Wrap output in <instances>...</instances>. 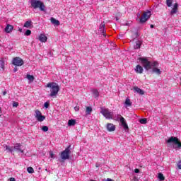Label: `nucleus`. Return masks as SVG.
<instances>
[{"label":"nucleus","instance_id":"nucleus-38","mask_svg":"<svg viewBox=\"0 0 181 181\" xmlns=\"http://www.w3.org/2000/svg\"><path fill=\"white\" fill-rule=\"evenodd\" d=\"M95 166H96V168H100V167L101 166V164L97 163L95 164Z\"/></svg>","mask_w":181,"mask_h":181},{"label":"nucleus","instance_id":"nucleus-37","mask_svg":"<svg viewBox=\"0 0 181 181\" xmlns=\"http://www.w3.org/2000/svg\"><path fill=\"white\" fill-rule=\"evenodd\" d=\"M177 168L178 169H181V161H179L177 163Z\"/></svg>","mask_w":181,"mask_h":181},{"label":"nucleus","instance_id":"nucleus-29","mask_svg":"<svg viewBox=\"0 0 181 181\" xmlns=\"http://www.w3.org/2000/svg\"><path fill=\"white\" fill-rule=\"evenodd\" d=\"M173 2V0H166L167 6H168V8H170V6H172Z\"/></svg>","mask_w":181,"mask_h":181},{"label":"nucleus","instance_id":"nucleus-39","mask_svg":"<svg viewBox=\"0 0 181 181\" xmlns=\"http://www.w3.org/2000/svg\"><path fill=\"white\" fill-rule=\"evenodd\" d=\"M134 172H135L136 173H139V169L136 168V169L134 170Z\"/></svg>","mask_w":181,"mask_h":181},{"label":"nucleus","instance_id":"nucleus-5","mask_svg":"<svg viewBox=\"0 0 181 181\" xmlns=\"http://www.w3.org/2000/svg\"><path fill=\"white\" fill-rule=\"evenodd\" d=\"M100 114H102L106 119H112L114 117V112L106 107H100Z\"/></svg>","mask_w":181,"mask_h":181},{"label":"nucleus","instance_id":"nucleus-33","mask_svg":"<svg viewBox=\"0 0 181 181\" xmlns=\"http://www.w3.org/2000/svg\"><path fill=\"white\" fill-rule=\"evenodd\" d=\"M30 35H32V31L30 30H26V31L25 33V36H30Z\"/></svg>","mask_w":181,"mask_h":181},{"label":"nucleus","instance_id":"nucleus-4","mask_svg":"<svg viewBox=\"0 0 181 181\" xmlns=\"http://www.w3.org/2000/svg\"><path fill=\"white\" fill-rule=\"evenodd\" d=\"M167 144H173V149L179 151L181 149V143L179 141L177 137L171 136L166 141Z\"/></svg>","mask_w":181,"mask_h":181},{"label":"nucleus","instance_id":"nucleus-19","mask_svg":"<svg viewBox=\"0 0 181 181\" xmlns=\"http://www.w3.org/2000/svg\"><path fill=\"white\" fill-rule=\"evenodd\" d=\"M91 93L95 97V98H97V97L100 96V92H98V90L97 89H92Z\"/></svg>","mask_w":181,"mask_h":181},{"label":"nucleus","instance_id":"nucleus-6","mask_svg":"<svg viewBox=\"0 0 181 181\" xmlns=\"http://www.w3.org/2000/svg\"><path fill=\"white\" fill-rule=\"evenodd\" d=\"M71 146H69L64 151H62L60 153L61 158L63 160H66L67 159H70V148Z\"/></svg>","mask_w":181,"mask_h":181},{"label":"nucleus","instance_id":"nucleus-43","mask_svg":"<svg viewBox=\"0 0 181 181\" xmlns=\"http://www.w3.org/2000/svg\"><path fill=\"white\" fill-rule=\"evenodd\" d=\"M13 71L14 73H16V71H18V68H14Z\"/></svg>","mask_w":181,"mask_h":181},{"label":"nucleus","instance_id":"nucleus-36","mask_svg":"<svg viewBox=\"0 0 181 181\" xmlns=\"http://www.w3.org/2000/svg\"><path fill=\"white\" fill-rule=\"evenodd\" d=\"M49 105H50V103L49 102H45L44 104V107L45 108H49Z\"/></svg>","mask_w":181,"mask_h":181},{"label":"nucleus","instance_id":"nucleus-40","mask_svg":"<svg viewBox=\"0 0 181 181\" xmlns=\"http://www.w3.org/2000/svg\"><path fill=\"white\" fill-rule=\"evenodd\" d=\"M8 181H16V180H15V178L11 177V178L8 180Z\"/></svg>","mask_w":181,"mask_h":181},{"label":"nucleus","instance_id":"nucleus-42","mask_svg":"<svg viewBox=\"0 0 181 181\" xmlns=\"http://www.w3.org/2000/svg\"><path fill=\"white\" fill-rule=\"evenodd\" d=\"M74 110H75V111H78L80 110V108H78V107H75Z\"/></svg>","mask_w":181,"mask_h":181},{"label":"nucleus","instance_id":"nucleus-16","mask_svg":"<svg viewBox=\"0 0 181 181\" xmlns=\"http://www.w3.org/2000/svg\"><path fill=\"white\" fill-rule=\"evenodd\" d=\"M120 122L124 129H128V124L125 122V119L123 117H120Z\"/></svg>","mask_w":181,"mask_h":181},{"label":"nucleus","instance_id":"nucleus-18","mask_svg":"<svg viewBox=\"0 0 181 181\" xmlns=\"http://www.w3.org/2000/svg\"><path fill=\"white\" fill-rule=\"evenodd\" d=\"M12 30H13V26H12V25L8 24L5 28V32L6 33H11Z\"/></svg>","mask_w":181,"mask_h":181},{"label":"nucleus","instance_id":"nucleus-27","mask_svg":"<svg viewBox=\"0 0 181 181\" xmlns=\"http://www.w3.org/2000/svg\"><path fill=\"white\" fill-rule=\"evenodd\" d=\"M0 69L3 71L5 70V61L4 59L0 60Z\"/></svg>","mask_w":181,"mask_h":181},{"label":"nucleus","instance_id":"nucleus-34","mask_svg":"<svg viewBox=\"0 0 181 181\" xmlns=\"http://www.w3.org/2000/svg\"><path fill=\"white\" fill-rule=\"evenodd\" d=\"M158 179H159L160 180H165V177L163 176V174L159 173V174H158Z\"/></svg>","mask_w":181,"mask_h":181},{"label":"nucleus","instance_id":"nucleus-46","mask_svg":"<svg viewBox=\"0 0 181 181\" xmlns=\"http://www.w3.org/2000/svg\"><path fill=\"white\" fill-rule=\"evenodd\" d=\"M150 28H151V29H153V25H150Z\"/></svg>","mask_w":181,"mask_h":181},{"label":"nucleus","instance_id":"nucleus-8","mask_svg":"<svg viewBox=\"0 0 181 181\" xmlns=\"http://www.w3.org/2000/svg\"><path fill=\"white\" fill-rule=\"evenodd\" d=\"M12 63L14 66H17L21 67V66H23V60L21 57H15L13 59Z\"/></svg>","mask_w":181,"mask_h":181},{"label":"nucleus","instance_id":"nucleus-7","mask_svg":"<svg viewBox=\"0 0 181 181\" xmlns=\"http://www.w3.org/2000/svg\"><path fill=\"white\" fill-rule=\"evenodd\" d=\"M35 118L38 122H43L46 119V116L42 115V112L39 110L35 111Z\"/></svg>","mask_w":181,"mask_h":181},{"label":"nucleus","instance_id":"nucleus-11","mask_svg":"<svg viewBox=\"0 0 181 181\" xmlns=\"http://www.w3.org/2000/svg\"><path fill=\"white\" fill-rule=\"evenodd\" d=\"M133 91H134V93H136L137 94H140V95H144L145 94V92H144L142 89L139 88L137 86H134L133 88Z\"/></svg>","mask_w":181,"mask_h":181},{"label":"nucleus","instance_id":"nucleus-28","mask_svg":"<svg viewBox=\"0 0 181 181\" xmlns=\"http://www.w3.org/2000/svg\"><path fill=\"white\" fill-rule=\"evenodd\" d=\"M93 112V108L90 106L86 107V114L88 115H90V114H91V112Z\"/></svg>","mask_w":181,"mask_h":181},{"label":"nucleus","instance_id":"nucleus-2","mask_svg":"<svg viewBox=\"0 0 181 181\" xmlns=\"http://www.w3.org/2000/svg\"><path fill=\"white\" fill-rule=\"evenodd\" d=\"M46 87L50 88L49 97H56L59 94V91H60V87L56 83H49Z\"/></svg>","mask_w":181,"mask_h":181},{"label":"nucleus","instance_id":"nucleus-10","mask_svg":"<svg viewBox=\"0 0 181 181\" xmlns=\"http://www.w3.org/2000/svg\"><path fill=\"white\" fill-rule=\"evenodd\" d=\"M178 8H179V4L177 3H175L171 11L170 12V15L173 16L177 13Z\"/></svg>","mask_w":181,"mask_h":181},{"label":"nucleus","instance_id":"nucleus-20","mask_svg":"<svg viewBox=\"0 0 181 181\" xmlns=\"http://www.w3.org/2000/svg\"><path fill=\"white\" fill-rule=\"evenodd\" d=\"M132 105V102H131V99L129 98H127L125 103H124V106L127 108V107H131Z\"/></svg>","mask_w":181,"mask_h":181},{"label":"nucleus","instance_id":"nucleus-30","mask_svg":"<svg viewBox=\"0 0 181 181\" xmlns=\"http://www.w3.org/2000/svg\"><path fill=\"white\" fill-rule=\"evenodd\" d=\"M27 172H28V173H34L35 170H33V168H32V167H28V168H27Z\"/></svg>","mask_w":181,"mask_h":181},{"label":"nucleus","instance_id":"nucleus-26","mask_svg":"<svg viewBox=\"0 0 181 181\" xmlns=\"http://www.w3.org/2000/svg\"><path fill=\"white\" fill-rule=\"evenodd\" d=\"M26 78H28L30 83H33L35 81V76L33 75L27 74Z\"/></svg>","mask_w":181,"mask_h":181},{"label":"nucleus","instance_id":"nucleus-22","mask_svg":"<svg viewBox=\"0 0 181 181\" xmlns=\"http://www.w3.org/2000/svg\"><path fill=\"white\" fill-rule=\"evenodd\" d=\"M4 151H8V152H11V153H12V152H13V147H11L8 145H4Z\"/></svg>","mask_w":181,"mask_h":181},{"label":"nucleus","instance_id":"nucleus-17","mask_svg":"<svg viewBox=\"0 0 181 181\" xmlns=\"http://www.w3.org/2000/svg\"><path fill=\"white\" fill-rule=\"evenodd\" d=\"M21 146H22L21 145V144H16L14 146V150L17 151V152H21V153H23V150H22V148H21Z\"/></svg>","mask_w":181,"mask_h":181},{"label":"nucleus","instance_id":"nucleus-31","mask_svg":"<svg viewBox=\"0 0 181 181\" xmlns=\"http://www.w3.org/2000/svg\"><path fill=\"white\" fill-rule=\"evenodd\" d=\"M139 122H140V124H146L148 122V121H147V119L146 118H144V119H141L139 120Z\"/></svg>","mask_w":181,"mask_h":181},{"label":"nucleus","instance_id":"nucleus-23","mask_svg":"<svg viewBox=\"0 0 181 181\" xmlns=\"http://www.w3.org/2000/svg\"><path fill=\"white\" fill-rule=\"evenodd\" d=\"M31 26H32V22L30 21H28L24 23V28L30 29Z\"/></svg>","mask_w":181,"mask_h":181},{"label":"nucleus","instance_id":"nucleus-48","mask_svg":"<svg viewBox=\"0 0 181 181\" xmlns=\"http://www.w3.org/2000/svg\"><path fill=\"white\" fill-rule=\"evenodd\" d=\"M18 31L21 32V33H22V28H19V29H18Z\"/></svg>","mask_w":181,"mask_h":181},{"label":"nucleus","instance_id":"nucleus-35","mask_svg":"<svg viewBox=\"0 0 181 181\" xmlns=\"http://www.w3.org/2000/svg\"><path fill=\"white\" fill-rule=\"evenodd\" d=\"M49 158H51L52 159H54L55 156L53 151H49Z\"/></svg>","mask_w":181,"mask_h":181},{"label":"nucleus","instance_id":"nucleus-32","mask_svg":"<svg viewBox=\"0 0 181 181\" xmlns=\"http://www.w3.org/2000/svg\"><path fill=\"white\" fill-rule=\"evenodd\" d=\"M42 131H43V132H47L49 131V127H47V126H42Z\"/></svg>","mask_w":181,"mask_h":181},{"label":"nucleus","instance_id":"nucleus-1","mask_svg":"<svg viewBox=\"0 0 181 181\" xmlns=\"http://www.w3.org/2000/svg\"><path fill=\"white\" fill-rule=\"evenodd\" d=\"M139 60L141 62V64L144 66L146 70H151V69H153V73H156L158 76L162 74V71L156 68L158 66H159V63L158 62L154 61L151 62L146 57H140L139 58Z\"/></svg>","mask_w":181,"mask_h":181},{"label":"nucleus","instance_id":"nucleus-44","mask_svg":"<svg viewBox=\"0 0 181 181\" xmlns=\"http://www.w3.org/2000/svg\"><path fill=\"white\" fill-rule=\"evenodd\" d=\"M106 181H114L112 179H111V178H107V180H106Z\"/></svg>","mask_w":181,"mask_h":181},{"label":"nucleus","instance_id":"nucleus-15","mask_svg":"<svg viewBox=\"0 0 181 181\" xmlns=\"http://www.w3.org/2000/svg\"><path fill=\"white\" fill-rule=\"evenodd\" d=\"M39 40L42 43H45V42H47V37H46L45 34H40L39 36Z\"/></svg>","mask_w":181,"mask_h":181},{"label":"nucleus","instance_id":"nucleus-21","mask_svg":"<svg viewBox=\"0 0 181 181\" xmlns=\"http://www.w3.org/2000/svg\"><path fill=\"white\" fill-rule=\"evenodd\" d=\"M51 23L52 25H56V26H59V25H60V21L53 17L51 18Z\"/></svg>","mask_w":181,"mask_h":181},{"label":"nucleus","instance_id":"nucleus-12","mask_svg":"<svg viewBox=\"0 0 181 181\" xmlns=\"http://www.w3.org/2000/svg\"><path fill=\"white\" fill-rule=\"evenodd\" d=\"M107 129L109 132H113V131H115V125L112 123H108L107 124Z\"/></svg>","mask_w":181,"mask_h":181},{"label":"nucleus","instance_id":"nucleus-41","mask_svg":"<svg viewBox=\"0 0 181 181\" xmlns=\"http://www.w3.org/2000/svg\"><path fill=\"white\" fill-rule=\"evenodd\" d=\"M13 107H18V103H13Z\"/></svg>","mask_w":181,"mask_h":181},{"label":"nucleus","instance_id":"nucleus-25","mask_svg":"<svg viewBox=\"0 0 181 181\" xmlns=\"http://www.w3.org/2000/svg\"><path fill=\"white\" fill-rule=\"evenodd\" d=\"M74 125H76V120L75 119H69L68 121V126L69 127H74Z\"/></svg>","mask_w":181,"mask_h":181},{"label":"nucleus","instance_id":"nucleus-13","mask_svg":"<svg viewBox=\"0 0 181 181\" xmlns=\"http://www.w3.org/2000/svg\"><path fill=\"white\" fill-rule=\"evenodd\" d=\"M99 30L103 36H105V23H102L99 27Z\"/></svg>","mask_w":181,"mask_h":181},{"label":"nucleus","instance_id":"nucleus-9","mask_svg":"<svg viewBox=\"0 0 181 181\" xmlns=\"http://www.w3.org/2000/svg\"><path fill=\"white\" fill-rule=\"evenodd\" d=\"M151 13L149 11L144 13L140 19L141 23H145V22H146V21H148V19H149V16H151Z\"/></svg>","mask_w":181,"mask_h":181},{"label":"nucleus","instance_id":"nucleus-45","mask_svg":"<svg viewBox=\"0 0 181 181\" xmlns=\"http://www.w3.org/2000/svg\"><path fill=\"white\" fill-rule=\"evenodd\" d=\"M6 93H7L6 90L4 91L3 92V95H6Z\"/></svg>","mask_w":181,"mask_h":181},{"label":"nucleus","instance_id":"nucleus-24","mask_svg":"<svg viewBox=\"0 0 181 181\" xmlns=\"http://www.w3.org/2000/svg\"><path fill=\"white\" fill-rule=\"evenodd\" d=\"M141 45H142V42L140 40L136 41V45L134 46V49H140L141 48Z\"/></svg>","mask_w":181,"mask_h":181},{"label":"nucleus","instance_id":"nucleus-47","mask_svg":"<svg viewBox=\"0 0 181 181\" xmlns=\"http://www.w3.org/2000/svg\"><path fill=\"white\" fill-rule=\"evenodd\" d=\"M1 115H2V112H1V107H0V117Z\"/></svg>","mask_w":181,"mask_h":181},{"label":"nucleus","instance_id":"nucleus-3","mask_svg":"<svg viewBox=\"0 0 181 181\" xmlns=\"http://www.w3.org/2000/svg\"><path fill=\"white\" fill-rule=\"evenodd\" d=\"M30 4L33 8V9H37L39 8L40 11L42 12H45L46 11V6H45V4L39 0H30Z\"/></svg>","mask_w":181,"mask_h":181},{"label":"nucleus","instance_id":"nucleus-14","mask_svg":"<svg viewBox=\"0 0 181 181\" xmlns=\"http://www.w3.org/2000/svg\"><path fill=\"white\" fill-rule=\"evenodd\" d=\"M136 73H138L139 74H142L144 73V68L141 66V65H137L134 69Z\"/></svg>","mask_w":181,"mask_h":181}]
</instances>
